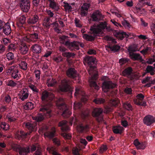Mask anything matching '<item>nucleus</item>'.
Here are the masks:
<instances>
[{"mask_svg": "<svg viewBox=\"0 0 155 155\" xmlns=\"http://www.w3.org/2000/svg\"><path fill=\"white\" fill-rule=\"evenodd\" d=\"M97 62V60L95 58L91 56H86L83 60L84 65L89 66L87 71L89 74L91 76V79L89 80L90 86L94 87L97 90L99 88L96 81L98 76L96 66Z\"/></svg>", "mask_w": 155, "mask_h": 155, "instance_id": "f03ea898", "label": "nucleus"}, {"mask_svg": "<svg viewBox=\"0 0 155 155\" xmlns=\"http://www.w3.org/2000/svg\"><path fill=\"white\" fill-rule=\"evenodd\" d=\"M28 93L27 89L21 91L19 98L22 101H23L25 99H26L28 96Z\"/></svg>", "mask_w": 155, "mask_h": 155, "instance_id": "c85d7f7f", "label": "nucleus"}, {"mask_svg": "<svg viewBox=\"0 0 155 155\" xmlns=\"http://www.w3.org/2000/svg\"><path fill=\"white\" fill-rule=\"evenodd\" d=\"M18 70L15 69L12 71V77L14 79L18 80L19 77L18 74Z\"/></svg>", "mask_w": 155, "mask_h": 155, "instance_id": "e433bc0d", "label": "nucleus"}, {"mask_svg": "<svg viewBox=\"0 0 155 155\" xmlns=\"http://www.w3.org/2000/svg\"><path fill=\"white\" fill-rule=\"evenodd\" d=\"M41 46L38 44L32 45L30 48V50L34 54H38L41 51Z\"/></svg>", "mask_w": 155, "mask_h": 155, "instance_id": "4be33fe9", "label": "nucleus"}, {"mask_svg": "<svg viewBox=\"0 0 155 155\" xmlns=\"http://www.w3.org/2000/svg\"><path fill=\"white\" fill-rule=\"evenodd\" d=\"M136 11L138 15L140 16L141 14H144L145 12V10L144 8L141 9L140 8L136 7Z\"/></svg>", "mask_w": 155, "mask_h": 155, "instance_id": "79ce46f5", "label": "nucleus"}, {"mask_svg": "<svg viewBox=\"0 0 155 155\" xmlns=\"http://www.w3.org/2000/svg\"><path fill=\"white\" fill-rule=\"evenodd\" d=\"M133 69L131 67H128L125 68L122 72V74L124 76H130L132 73Z\"/></svg>", "mask_w": 155, "mask_h": 155, "instance_id": "a878e982", "label": "nucleus"}, {"mask_svg": "<svg viewBox=\"0 0 155 155\" xmlns=\"http://www.w3.org/2000/svg\"><path fill=\"white\" fill-rule=\"evenodd\" d=\"M132 89L131 88L126 87L124 90V92L128 94H132Z\"/></svg>", "mask_w": 155, "mask_h": 155, "instance_id": "864d4df0", "label": "nucleus"}, {"mask_svg": "<svg viewBox=\"0 0 155 155\" xmlns=\"http://www.w3.org/2000/svg\"><path fill=\"white\" fill-rule=\"evenodd\" d=\"M129 60L126 58H123L120 59L119 60V62L121 65H123L128 62Z\"/></svg>", "mask_w": 155, "mask_h": 155, "instance_id": "a18cd8bd", "label": "nucleus"}, {"mask_svg": "<svg viewBox=\"0 0 155 155\" xmlns=\"http://www.w3.org/2000/svg\"><path fill=\"white\" fill-rule=\"evenodd\" d=\"M57 84V80L54 78H50L48 79L47 82V86L48 87H54Z\"/></svg>", "mask_w": 155, "mask_h": 155, "instance_id": "cd10ccee", "label": "nucleus"}, {"mask_svg": "<svg viewBox=\"0 0 155 155\" xmlns=\"http://www.w3.org/2000/svg\"><path fill=\"white\" fill-rule=\"evenodd\" d=\"M111 21L112 23L116 26V28H117L119 27L121 28L122 27V26L120 24L117 22L116 21L114 20H111Z\"/></svg>", "mask_w": 155, "mask_h": 155, "instance_id": "680f3d73", "label": "nucleus"}, {"mask_svg": "<svg viewBox=\"0 0 155 155\" xmlns=\"http://www.w3.org/2000/svg\"><path fill=\"white\" fill-rule=\"evenodd\" d=\"M20 67L21 69L24 70H27V64L24 61H21L19 64Z\"/></svg>", "mask_w": 155, "mask_h": 155, "instance_id": "a19ab883", "label": "nucleus"}, {"mask_svg": "<svg viewBox=\"0 0 155 155\" xmlns=\"http://www.w3.org/2000/svg\"><path fill=\"white\" fill-rule=\"evenodd\" d=\"M12 149L16 152H18L20 155H28L30 153V147H21L20 145L14 144L12 146Z\"/></svg>", "mask_w": 155, "mask_h": 155, "instance_id": "6e6552de", "label": "nucleus"}, {"mask_svg": "<svg viewBox=\"0 0 155 155\" xmlns=\"http://www.w3.org/2000/svg\"><path fill=\"white\" fill-rule=\"evenodd\" d=\"M34 107L33 104L31 102H27L24 106V108L26 110H31Z\"/></svg>", "mask_w": 155, "mask_h": 155, "instance_id": "4c0bfd02", "label": "nucleus"}, {"mask_svg": "<svg viewBox=\"0 0 155 155\" xmlns=\"http://www.w3.org/2000/svg\"><path fill=\"white\" fill-rule=\"evenodd\" d=\"M40 110L43 112L42 113H39L38 115L32 117L33 119L35 122L37 124L43 121L46 118H49L51 116V110L49 106L47 105L42 106ZM39 130L42 133H44V136L50 138L53 137L55 136V130L54 129L52 131H48V127L45 124L40 125L38 124Z\"/></svg>", "mask_w": 155, "mask_h": 155, "instance_id": "f257e3e1", "label": "nucleus"}, {"mask_svg": "<svg viewBox=\"0 0 155 155\" xmlns=\"http://www.w3.org/2000/svg\"><path fill=\"white\" fill-rule=\"evenodd\" d=\"M47 150L50 153L52 154L53 155H61L57 152L56 148L54 147H48Z\"/></svg>", "mask_w": 155, "mask_h": 155, "instance_id": "72a5a7b5", "label": "nucleus"}, {"mask_svg": "<svg viewBox=\"0 0 155 155\" xmlns=\"http://www.w3.org/2000/svg\"><path fill=\"white\" fill-rule=\"evenodd\" d=\"M90 30L91 32V34H93V36L89 35L87 34H84L83 35V36L84 38L88 41H94L97 36L102 35L103 33V31L102 30L95 25L91 26Z\"/></svg>", "mask_w": 155, "mask_h": 155, "instance_id": "7ed1b4c3", "label": "nucleus"}, {"mask_svg": "<svg viewBox=\"0 0 155 155\" xmlns=\"http://www.w3.org/2000/svg\"><path fill=\"white\" fill-rule=\"evenodd\" d=\"M103 110L101 108H95L93 110L92 115L96 118V120L99 123L102 122L103 120Z\"/></svg>", "mask_w": 155, "mask_h": 155, "instance_id": "9b49d317", "label": "nucleus"}, {"mask_svg": "<svg viewBox=\"0 0 155 155\" xmlns=\"http://www.w3.org/2000/svg\"><path fill=\"white\" fill-rule=\"evenodd\" d=\"M119 100L117 98H114L111 100L110 103L113 106L116 107L119 103Z\"/></svg>", "mask_w": 155, "mask_h": 155, "instance_id": "ea45409f", "label": "nucleus"}, {"mask_svg": "<svg viewBox=\"0 0 155 155\" xmlns=\"http://www.w3.org/2000/svg\"><path fill=\"white\" fill-rule=\"evenodd\" d=\"M62 55L65 57L67 58H70L71 57L73 58L75 56V54L73 53L70 52H62Z\"/></svg>", "mask_w": 155, "mask_h": 155, "instance_id": "c9c22d12", "label": "nucleus"}, {"mask_svg": "<svg viewBox=\"0 0 155 155\" xmlns=\"http://www.w3.org/2000/svg\"><path fill=\"white\" fill-rule=\"evenodd\" d=\"M74 22L77 27L79 28L81 27L82 25L81 24L80 21L79 19L75 18L74 20Z\"/></svg>", "mask_w": 155, "mask_h": 155, "instance_id": "4d7b16f0", "label": "nucleus"}, {"mask_svg": "<svg viewBox=\"0 0 155 155\" xmlns=\"http://www.w3.org/2000/svg\"><path fill=\"white\" fill-rule=\"evenodd\" d=\"M58 126L61 127L62 131L61 135L66 140H70L71 138V134L68 133L70 130V128L67 124V122L64 120L62 121L58 124Z\"/></svg>", "mask_w": 155, "mask_h": 155, "instance_id": "39448f33", "label": "nucleus"}, {"mask_svg": "<svg viewBox=\"0 0 155 155\" xmlns=\"http://www.w3.org/2000/svg\"><path fill=\"white\" fill-rule=\"evenodd\" d=\"M52 140L54 144L57 146H59L60 145V141L58 138H54Z\"/></svg>", "mask_w": 155, "mask_h": 155, "instance_id": "8fccbe9b", "label": "nucleus"}, {"mask_svg": "<svg viewBox=\"0 0 155 155\" xmlns=\"http://www.w3.org/2000/svg\"><path fill=\"white\" fill-rule=\"evenodd\" d=\"M74 95L75 97L78 96L81 98V101L83 102H85L87 100L86 98L84 97V96L85 95L84 92L81 90L78 87L76 88L75 92Z\"/></svg>", "mask_w": 155, "mask_h": 155, "instance_id": "a211bd4d", "label": "nucleus"}, {"mask_svg": "<svg viewBox=\"0 0 155 155\" xmlns=\"http://www.w3.org/2000/svg\"><path fill=\"white\" fill-rule=\"evenodd\" d=\"M30 147V152L32 153L36 150L35 152V154L36 155H41V148L37 147L34 144H32L29 146Z\"/></svg>", "mask_w": 155, "mask_h": 155, "instance_id": "5701e85b", "label": "nucleus"}, {"mask_svg": "<svg viewBox=\"0 0 155 155\" xmlns=\"http://www.w3.org/2000/svg\"><path fill=\"white\" fill-rule=\"evenodd\" d=\"M58 108L62 112V116L65 118L68 117L71 114V112L69 110L65 103H61L57 104Z\"/></svg>", "mask_w": 155, "mask_h": 155, "instance_id": "f8f14e48", "label": "nucleus"}, {"mask_svg": "<svg viewBox=\"0 0 155 155\" xmlns=\"http://www.w3.org/2000/svg\"><path fill=\"white\" fill-rule=\"evenodd\" d=\"M30 0H19L18 5L23 12H27L30 8Z\"/></svg>", "mask_w": 155, "mask_h": 155, "instance_id": "ddd939ff", "label": "nucleus"}, {"mask_svg": "<svg viewBox=\"0 0 155 155\" xmlns=\"http://www.w3.org/2000/svg\"><path fill=\"white\" fill-rule=\"evenodd\" d=\"M129 57L130 58L133 60H143L142 57L140 54L134 53L136 51V48L133 45H130L129 46L127 49Z\"/></svg>", "mask_w": 155, "mask_h": 155, "instance_id": "1a4fd4ad", "label": "nucleus"}, {"mask_svg": "<svg viewBox=\"0 0 155 155\" xmlns=\"http://www.w3.org/2000/svg\"><path fill=\"white\" fill-rule=\"evenodd\" d=\"M23 39L29 43L38 42L41 40V34L39 33L35 32L31 34L28 33L24 37Z\"/></svg>", "mask_w": 155, "mask_h": 155, "instance_id": "0eeeda50", "label": "nucleus"}, {"mask_svg": "<svg viewBox=\"0 0 155 155\" xmlns=\"http://www.w3.org/2000/svg\"><path fill=\"white\" fill-rule=\"evenodd\" d=\"M50 18H46L44 21V23L45 24L47 27L50 26Z\"/></svg>", "mask_w": 155, "mask_h": 155, "instance_id": "bf43d9fd", "label": "nucleus"}, {"mask_svg": "<svg viewBox=\"0 0 155 155\" xmlns=\"http://www.w3.org/2000/svg\"><path fill=\"white\" fill-rule=\"evenodd\" d=\"M40 0H33V4L35 6H38L40 3Z\"/></svg>", "mask_w": 155, "mask_h": 155, "instance_id": "338daca9", "label": "nucleus"}, {"mask_svg": "<svg viewBox=\"0 0 155 155\" xmlns=\"http://www.w3.org/2000/svg\"><path fill=\"white\" fill-rule=\"evenodd\" d=\"M107 25V22L105 21L104 22H101L100 24L99 27L98 26L97 27L102 31V29H105Z\"/></svg>", "mask_w": 155, "mask_h": 155, "instance_id": "c03bdc74", "label": "nucleus"}, {"mask_svg": "<svg viewBox=\"0 0 155 155\" xmlns=\"http://www.w3.org/2000/svg\"><path fill=\"white\" fill-rule=\"evenodd\" d=\"M37 124L35 122L32 123L28 122L26 124V127L28 129L29 133L25 132L21 130L20 134L21 137L23 138H25L27 136L30 134L32 132L36 131L37 129Z\"/></svg>", "mask_w": 155, "mask_h": 155, "instance_id": "423d86ee", "label": "nucleus"}, {"mask_svg": "<svg viewBox=\"0 0 155 155\" xmlns=\"http://www.w3.org/2000/svg\"><path fill=\"white\" fill-rule=\"evenodd\" d=\"M26 18L24 15H22L19 18V21L21 25H23L25 23Z\"/></svg>", "mask_w": 155, "mask_h": 155, "instance_id": "09e8293b", "label": "nucleus"}, {"mask_svg": "<svg viewBox=\"0 0 155 155\" xmlns=\"http://www.w3.org/2000/svg\"><path fill=\"white\" fill-rule=\"evenodd\" d=\"M91 18L93 21H99L103 19L102 15L98 10L94 12L92 15Z\"/></svg>", "mask_w": 155, "mask_h": 155, "instance_id": "aec40b11", "label": "nucleus"}, {"mask_svg": "<svg viewBox=\"0 0 155 155\" xmlns=\"http://www.w3.org/2000/svg\"><path fill=\"white\" fill-rule=\"evenodd\" d=\"M5 100L6 102L9 103L11 101V99L10 96L8 95L5 97Z\"/></svg>", "mask_w": 155, "mask_h": 155, "instance_id": "774afa93", "label": "nucleus"}, {"mask_svg": "<svg viewBox=\"0 0 155 155\" xmlns=\"http://www.w3.org/2000/svg\"><path fill=\"white\" fill-rule=\"evenodd\" d=\"M120 48V47L118 45H114L112 46L111 50L114 52H116L119 50Z\"/></svg>", "mask_w": 155, "mask_h": 155, "instance_id": "3c124183", "label": "nucleus"}, {"mask_svg": "<svg viewBox=\"0 0 155 155\" xmlns=\"http://www.w3.org/2000/svg\"><path fill=\"white\" fill-rule=\"evenodd\" d=\"M145 71L147 73H150L151 75H153L155 74V69H154L153 67L148 65L147 66Z\"/></svg>", "mask_w": 155, "mask_h": 155, "instance_id": "473e14b6", "label": "nucleus"}, {"mask_svg": "<svg viewBox=\"0 0 155 155\" xmlns=\"http://www.w3.org/2000/svg\"><path fill=\"white\" fill-rule=\"evenodd\" d=\"M34 73H35L37 82H38V81L39 80L40 78V71L38 70H35L34 71Z\"/></svg>", "mask_w": 155, "mask_h": 155, "instance_id": "de8ad7c7", "label": "nucleus"}, {"mask_svg": "<svg viewBox=\"0 0 155 155\" xmlns=\"http://www.w3.org/2000/svg\"><path fill=\"white\" fill-rule=\"evenodd\" d=\"M122 104L124 108L125 109L129 111H133V108L130 102H129L128 101H125V102H123Z\"/></svg>", "mask_w": 155, "mask_h": 155, "instance_id": "bb28decb", "label": "nucleus"}, {"mask_svg": "<svg viewBox=\"0 0 155 155\" xmlns=\"http://www.w3.org/2000/svg\"><path fill=\"white\" fill-rule=\"evenodd\" d=\"M6 84L8 86L14 87L17 85V83L12 80H9L7 82Z\"/></svg>", "mask_w": 155, "mask_h": 155, "instance_id": "37998d69", "label": "nucleus"}, {"mask_svg": "<svg viewBox=\"0 0 155 155\" xmlns=\"http://www.w3.org/2000/svg\"><path fill=\"white\" fill-rule=\"evenodd\" d=\"M3 31L4 34L7 35H10L11 33V29L10 24L8 22L6 23L3 27Z\"/></svg>", "mask_w": 155, "mask_h": 155, "instance_id": "b1692460", "label": "nucleus"}, {"mask_svg": "<svg viewBox=\"0 0 155 155\" xmlns=\"http://www.w3.org/2000/svg\"><path fill=\"white\" fill-rule=\"evenodd\" d=\"M70 80L66 79H64L61 81L60 84L59 85L58 90L60 92H68L69 95H71L73 90L70 84Z\"/></svg>", "mask_w": 155, "mask_h": 155, "instance_id": "20e7f679", "label": "nucleus"}, {"mask_svg": "<svg viewBox=\"0 0 155 155\" xmlns=\"http://www.w3.org/2000/svg\"><path fill=\"white\" fill-rule=\"evenodd\" d=\"M79 41H74L72 42H70L67 41L66 43V45L68 46V48L71 50L73 49L76 50H78L80 49L78 46Z\"/></svg>", "mask_w": 155, "mask_h": 155, "instance_id": "6ab92c4d", "label": "nucleus"}, {"mask_svg": "<svg viewBox=\"0 0 155 155\" xmlns=\"http://www.w3.org/2000/svg\"><path fill=\"white\" fill-rule=\"evenodd\" d=\"M29 87L33 91L36 93L38 92L39 90L34 85L31 84L29 86Z\"/></svg>", "mask_w": 155, "mask_h": 155, "instance_id": "6e6d98bb", "label": "nucleus"}, {"mask_svg": "<svg viewBox=\"0 0 155 155\" xmlns=\"http://www.w3.org/2000/svg\"><path fill=\"white\" fill-rule=\"evenodd\" d=\"M49 1L50 2V7L55 10L58 11L59 9L58 4L52 0H49Z\"/></svg>", "mask_w": 155, "mask_h": 155, "instance_id": "7c9ffc66", "label": "nucleus"}, {"mask_svg": "<svg viewBox=\"0 0 155 155\" xmlns=\"http://www.w3.org/2000/svg\"><path fill=\"white\" fill-rule=\"evenodd\" d=\"M93 101L96 104H99L104 103L105 100L101 98H97L94 99Z\"/></svg>", "mask_w": 155, "mask_h": 155, "instance_id": "58836bf2", "label": "nucleus"}, {"mask_svg": "<svg viewBox=\"0 0 155 155\" xmlns=\"http://www.w3.org/2000/svg\"><path fill=\"white\" fill-rule=\"evenodd\" d=\"M79 129L81 132L86 133L89 131L90 127L88 124H86L85 125L81 124L79 126Z\"/></svg>", "mask_w": 155, "mask_h": 155, "instance_id": "2f4dec72", "label": "nucleus"}, {"mask_svg": "<svg viewBox=\"0 0 155 155\" xmlns=\"http://www.w3.org/2000/svg\"><path fill=\"white\" fill-rule=\"evenodd\" d=\"M38 20V16L35 15L32 18H30L28 20V22L30 24H34L36 23Z\"/></svg>", "mask_w": 155, "mask_h": 155, "instance_id": "c756f323", "label": "nucleus"}, {"mask_svg": "<svg viewBox=\"0 0 155 155\" xmlns=\"http://www.w3.org/2000/svg\"><path fill=\"white\" fill-rule=\"evenodd\" d=\"M116 84L110 81H104L102 83V89L104 92L109 91L110 89L114 88Z\"/></svg>", "mask_w": 155, "mask_h": 155, "instance_id": "4468645a", "label": "nucleus"}, {"mask_svg": "<svg viewBox=\"0 0 155 155\" xmlns=\"http://www.w3.org/2000/svg\"><path fill=\"white\" fill-rule=\"evenodd\" d=\"M129 36V35L125 32H118L117 33V37L120 40H123L125 37L128 38Z\"/></svg>", "mask_w": 155, "mask_h": 155, "instance_id": "f704fd0d", "label": "nucleus"}, {"mask_svg": "<svg viewBox=\"0 0 155 155\" xmlns=\"http://www.w3.org/2000/svg\"><path fill=\"white\" fill-rule=\"evenodd\" d=\"M143 121L145 125L152 126L155 123V117L150 115H147L143 118Z\"/></svg>", "mask_w": 155, "mask_h": 155, "instance_id": "2eb2a0df", "label": "nucleus"}, {"mask_svg": "<svg viewBox=\"0 0 155 155\" xmlns=\"http://www.w3.org/2000/svg\"><path fill=\"white\" fill-rule=\"evenodd\" d=\"M112 130L114 133L121 134L124 131V129L120 125H116L114 126Z\"/></svg>", "mask_w": 155, "mask_h": 155, "instance_id": "393cba45", "label": "nucleus"}, {"mask_svg": "<svg viewBox=\"0 0 155 155\" xmlns=\"http://www.w3.org/2000/svg\"><path fill=\"white\" fill-rule=\"evenodd\" d=\"M30 46V45L25 43H22L18 48L19 52L23 55L26 54L28 53Z\"/></svg>", "mask_w": 155, "mask_h": 155, "instance_id": "f3484780", "label": "nucleus"}, {"mask_svg": "<svg viewBox=\"0 0 155 155\" xmlns=\"http://www.w3.org/2000/svg\"><path fill=\"white\" fill-rule=\"evenodd\" d=\"M54 94L47 91H44L42 93L41 99L43 102L49 104L54 97Z\"/></svg>", "mask_w": 155, "mask_h": 155, "instance_id": "9d476101", "label": "nucleus"}, {"mask_svg": "<svg viewBox=\"0 0 155 155\" xmlns=\"http://www.w3.org/2000/svg\"><path fill=\"white\" fill-rule=\"evenodd\" d=\"M80 142L81 143L83 144L84 145V148H85V147L87 143V141L85 139H81L80 140Z\"/></svg>", "mask_w": 155, "mask_h": 155, "instance_id": "e2e57ef3", "label": "nucleus"}, {"mask_svg": "<svg viewBox=\"0 0 155 155\" xmlns=\"http://www.w3.org/2000/svg\"><path fill=\"white\" fill-rule=\"evenodd\" d=\"M136 97L137 98V99L140 100V101L143 100L144 97V96L141 93L138 94Z\"/></svg>", "mask_w": 155, "mask_h": 155, "instance_id": "13d9d810", "label": "nucleus"}, {"mask_svg": "<svg viewBox=\"0 0 155 155\" xmlns=\"http://www.w3.org/2000/svg\"><path fill=\"white\" fill-rule=\"evenodd\" d=\"M74 106L73 108L74 109H81L82 106V103L80 102H78L76 104L75 103H74Z\"/></svg>", "mask_w": 155, "mask_h": 155, "instance_id": "49530a36", "label": "nucleus"}, {"mask_svg": "<svg viewBox=\"0 0 155 155\" xmlns=\"http://www.w3.org/2000/svg\"><path fill=\"white\" fill-rule=\"evenodd\" d=\"M66 73L68 77L73 78H75L78 75L77 71L72 68H69L67 71Z\"/></svg>", "mask_w": 155, "mask_h": 155, "instance_id": "412c9836", "label": "nucleus"}, {"mask_svg": "<svg viewBox=\"0 0 155 155\" xmlns=\"http://www.w3.org/2000/svg\"><path fill=\"white\" fill-rule=\"evenodd\" d=\"M72 153L74 155H81L79 153V150L77 147H74L72 149Z\"/></svg>", "mask_w": 155, "mask_h": 155, "instance_id": "603ef678", "label": "nucleus"}, {"mask_svg": "<svg viewBox=\"0 0 155 155\" xmlns=\"http://www.w3.org/2000/svg\"><path fill=\"white\" fill-rule=\"evenodd\" d=\"M6 118L8 120V121L10 122H14L16 120L15 118L13 117L7 116Z\"/></svg>", "mask_w": 155, "mask_h": 155, "instance_id": "052dcab7", "label": "nucleus"}, {"mask_svg": "<svg viewBox=\"0 0 155 155\" xmlns=\"http://www.w3.org/2000/svg\"><path fill=\"white\" fill-rule=\"evenodd\" d=\"M6 57L9 60H11L13 59L14 56L12 52H9L6 54Z\"/></svg>", "mask_w": 155, "mask_h": 155, "instance_id": "5fc2aeb1", "label": "nucleus"}, {"mask_svg": "<svg viewBox=\"0 0 155 155\" xmlns=\"http://www.w3.org/2000/svg\"><path fill=\"white\" fill-rule=\"evenodd\" d=\"M87 2L88 3H84L81 7V15L82 16H85L87 15L88 9L90 6L91 0H87Z\"/></svg>", "mask_w": 155, "mask_h": 155, "instance_id": "dca6fc26", "label": "nucleus"}, {"mask_svg": "<svg viewBox=\"0 0 155 155\" xmlns=\"http://www.w3.org/2000/svg\"><path fill=\"white\" fill-rule=\"evenodd\" d=\"M15 48V46L13 44H10L8 46V48L9 50L11 51L12 50H14Z\"/></svg>", "mask_w": 155, "mask_h": 155, "instance_id": "0e129e2a", "label": "nucleus"}, {"mask_svg": "<svg viewBox=\"0 0 155 155\" xmlns=\"http://www.w3.org/2000/svg\"><path fill=\"white\" fill-rule=\"evenodd\" d=\"M87 53L90 55L95 54H96V52L94 49H89Z\"/></svg>", "mask_w": 155, "mask_h": 155, "instance_id": "69168bd1", "label": "nucleus"}]
</instances>
